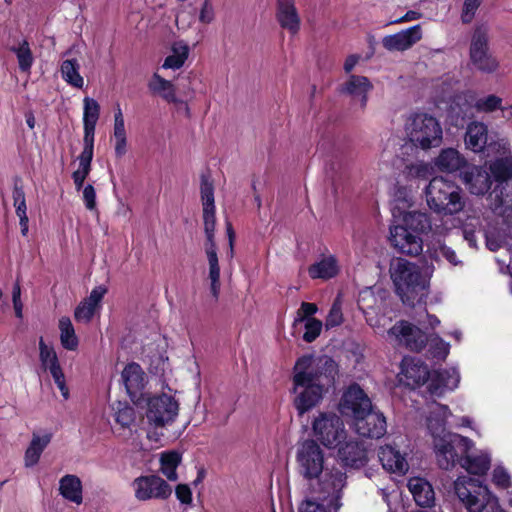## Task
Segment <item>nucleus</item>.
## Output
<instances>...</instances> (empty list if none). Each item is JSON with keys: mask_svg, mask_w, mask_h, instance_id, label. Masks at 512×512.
<instances>
[{"mask_svg": "<svg viewBox=\"0 0 512 512\" xmlns=\"http://www.w3.org/2000/svg\"><path fill=\"white\" fill-rule=\"evenodd\" d=\"M491 171L494 180L498 183L491 192L489 198L491 209L494 213L503 217H512V182L507 180L512 177V162H493Z\"/></svg>", "mask_w": 512, "mask_h": 512, "instance_id": "nucleus-6", "label": "nucleus"}, {"mask_svg": "<svg viewBox=\"0 0 512 512\" xmlns=\"http://www.w3.org/2000/svg\"><path fill=\"white\" fill-rule=\"evenodd\" d=\"M442 141V128L436 118L424 114L418 124V143L422 149L437 147Z\"/></svg>", "mask_w": 512, "mask_h": 512, "instance_id": "nucleus-22", "label": "nucleus"}, {"mask_svg": "<svg viewBox=\"0 0 512 512\" xmlns=\"http://www.w3.org/2000/svg\"><path fill=\"white\" fill-rule=\"evenodd\" d=\"M323 323L317 318H308L305 321V331L303 334V340L307 343L315 341L322 330Z\"/></svg>", "mask_w": 512, "mask_h": 512, "instance_id": "nucleus-51", "label": "nucleus"}, {"mask_svg": "<svg viewBox=\"0 0 512 512\" xmlns=\"http://www.w3.org/2000/svg\"><path fill=\"white\" fill-rule=\"evenodd\" d=\"M425 195L429 208L436 212L452 215L464 208L459 188L443 177H434L429 182Z\"/></svg>", "mask_w": 512, "mask_h": 512, "instance_id": "nucleus-4", "label": "nucleus"}, {"mask_svg": "<svg viewBox=\"0 0 512 512\" xmlns=\"http://www.w3.org/2000/svg\"><path fill=\"white\" fill-rule=\"evenodd\" d=\"M11 51L14 52L18 59L19 69L27 72L33 65V54L27 40H23L18 47H12Z\"/></svg>", "mask_w": 512, "mask_h": 512, "instance_id": "nucleus-43", "label": "nucleus"}, {"mask_svg": "<svg viewBox=\"0 0 512 512\" xmlns=\"http://www.w3.org/2000/svg\"><path fill=\"white\" fill-rule=\"evenodd\" d=\"M126 136L125 121L120 105L114 113V137Z\"/></svg>", "mask_w": 512, "mask_h": 512, "instance_id": "nucleus-58", "label": "nucleus"}, {"mask_svg": "<svg viewBox=\"0 0 512 512\" xmlns=\"http://www.w3.org/2000/svg\"><path fill=\"white\" fill-rule=\"evenodd\" d=\"M371 408L373 407L370 398L357 383H353L347 388L339 403L341 414L351 417L353 420Z\"/></svg>", "mask_w": 512, "mask_h": 512, "instance_id": "nucleus-18", "label": "nucleus"}, {"mask_svg": "<svg viewBox=\"0 0 512 512\" xmlns=\"http://www.w3.org/2000/svg\"><path fill=\"white\" fill-rule=\"evenodd\" d=\"M214 19V10L209 0H205L199 14V21L209 24Z\"/></svg>", "mask_w": 512, "mask_h": 512, "instance_id": "nucleus-62", "label": "nucleus"}, {"mask_svg": "<svg viewBox=\"0 0 512 512\" xmlns=\"http://www.w3.org/2000/svg\"><path fill=\"white\" fill-rule=\"evenodd\" d=\"M83 201L85 204V207L93 211L96 209L97 203H96V191L92 184H87L83 188Z\"/></svg>", "mask_w": 512, "mask_h": 512, "instance_id": "nucleus-57", "label": "nucleus"}, {"mask_svg": "<svg viewBox=\"0 0 512 512\" xmlns=\"http://www.w3.org/2000/svg\"><path fill=\"white\" fill-rule=\"evenodd\" d=\"M181 462V454L177 451L164 452L160 458V470L170 481L178 479L177 467Z\"/></svg>", "mask_w": 512, "mask_h": 512, "instance_id": "nucleus-41", "label": "nucleus"}, {"mask_svg": "<svg viewBox=\"0 0 512 512\" xmlns=\"http://www.w3.org/2000/svg\"><path fill=\"white\" fill-rule=\"evenodd\" d=\"M378 458L382 467L391 473L405 474L408 471V463L405 457L396 448L385 445L378 450Z\"/></svg>", "mask_w": 512, "mask_h": 512, "instance_id": "nucleus-26", "label": "nucleus"}, {"mask_svg": "<svg viewBox=\"0 0 512 512\" xmlns=\"http://www.w3.org/2000/svg\"><path fill=\"white\" fill-rule=\"evenodd\" d=\"M373 89L370 80L365 76L350 75L348 80L338 88L340 94L360 97V106L364 110L368 102V93Z\"/></svg>", "mask_w": 512, "mask_h": 512, "instance_id": "nucleus-25", "label": "nucleus"}, {"mask_svg": "<svg viewBox=\"0 0 512 512\" xmlns=\"http://www.w3.org/2000/svg\"><path fill=\"white\" fill-rule=\"evenodd\" d=\"M107 293V288L103 285L96 286L92 289L90 292V295L88 298L84 299L85 301H88L91 305L99 306L100 302L102 301L103 297Z\"/></svg>", "mask_w": 512, "mask_h": 512, "instance_id": "nucleus-60", "label": "nucleus"}, {"mask_svg": "<svg viewBox=\"0 0 512 512\" xmlns=\"http://www.w3.org/2000/svg\"><path fill=\"white\" fill-rule=\"evenodd\" d=\"M488 141V127L483 122L472 121L467 125L464 143L467 149L479 153L484 151Z\"/></svg>", "mask_w": 512, "mask_h": 512, "instance_id": "nucleus-27", "label": "nucleus"}, {"mask_svg": "<svg viewBox=\"0 0 512 512\" xmlns=\"http://www.w3.org/2000/svg\"><path fill=\"white\" fill-rule=\"evenodd\" d=\"M455 493L468 512H505L487 486L471 477H459L454 483Z\"/></svg>", "mask_w": 512, "mask_h": 512, "instance_id": "nucleus-3", "label": "nucleus"}, {"mask_svg": "<svg viewBox=\"0 0 512 512\" xmlns=\"http://www.w3.org/2000/svg\"><path fill=\"white\" fill-rule=\"evenodd\" d=\"M12 197L16 215L27 213L23 180L18 175L13 177Z\"/></svg>", "mask_w": 512, "mask_h": 512, "instance_id": "nucleus-44", "label": "nucleus"}, {"mask_svg": "<svg viewBox=\"0 0 512 512\" xmlns=\"http://www.w3.org/2000/svg\"><path fill=\"white\" fill-rule=\"evenodd\" d=\"M178 410L179 404L175 398L163 393L148 399L146 418L154 428H162L175 420Z\"/></svg>", "mask_w": 512, "mask_h": 512, "instance_id": "nucleus-15", "label": "nucleus"}, {"mask_svg": "<svg viewBox=\"0 0 512 512\" xmlns=\"http://www.w3.org/2000/svg\"><path fill=\"white\" fill-rule=\"evenodd\" d=\"M459 372L455 368L429 369L427 365H418V386L424 387L421 393L431 397H441L458 387Z\"/></svg>", "mask_w": 512, "mask_h": 512, "instance_id": "nucleus-7", "label": "nucleus"}, {"mask_svg": "<svg viewBox=\"0 0 512 512\" xmlns=\"http://www.w3.org/2000/svg\"><path fill=\"white\" fill-rule=\"evenodd\" d=\"M346 474L340 469H326L317 479L316 486H311L312 498L327 503L338 512L341 507L342 489L346 484Z\"/></svg>", "mask_w": 512, "mask_h": 512, "instance_id": "nucleus-8", "label": "nucleus"}, {"mask_svg": "<svg viewBox=\"0 0 512 512\" xmlns=\"http://www.w3.org/2000/svg\"><path fill=\"white\" fill-rule=\"evenodd\" d=\"M122 380L129 397L134 400L145 387V373L138 363L132 362L122 371Z\"/></svg>", "mask_w": 512, "mask_h": 512, "instance_id": "nucleus-24", "label": "nucleus"}, {"mask_svg": "<svg viewBox=\"0 0 512 512\" xmlns=\"http://www.w3.org/2000/svg\"><path fill=\"white\" fill-rule=\"evenodd\" d=\"M432 229L430 218L425 213L418 212V233H426Z\"/></svg>", "mask_w": 512, "mask_h": 512, "instance_id": "nucleus-64", "label": "nucleus"}, {"mask_svg": "<svg viewBox=\"0 0 512 512\" xmlns=\"http://www.w3.org/2000/svg\"><path fill=\"white\" fill-rule=\"evenodd\" d=\"M405 137L400 139L396 160H409L416 152V112L409 114L405 123Z\"/></svg>", "mask_w": 512, "mask_h": 512, "instance_id": "nucleus-28", "label": "nucleus"}, {"mask_svg": "<svg viewBox=\"0 0 512 512\" xmlns=\"http://www.w3.org/2000/svg\"><path fill=\"white\" fill-rule=\"evenodd\" d=\"M214 191V179L211 171L206 169L200 174V198L203 208V224L206 235V245L215 243L216 207Z\"/></svg>", "mask_w": 512, "mask_h": 512, "instance_id": "nucleus-12", "label": "nucleus"}, {"mask_svg": "<svg viewBox=\"0 0 512 512\" xmlns=\"http://www.w3.org/2000/svg\"><path fill=\"white\" fill-rule=\"evenodd\" d=\"M206 255L208 258L209 264V279L211 281L210 290L211 294L215 300H218L220 294V267L217 255V247L216 243H212L211 245H206L205 247Z\"/></svg>", "mask_w": 512, "mask_h": 512, "instance_id": "nucleus-32", "label": "nucleus"}, {"mask_svg": "<svg viewBox=\"0 0 512 512\" xmlns=\"http://www.w3.org/2000/svg\"><path fill=\"white\" fill-rule=\"evenodd\" d=\"M83 104L84 148L77 160H92L95 128L100 116V105L90 97H85Z\"/></svg>", "mask_w": 512, "mask_h": 512, "instance_id": "nucleus-17", "label": "nucleus"}, {"mask_svg": "<svg viewBox=\"0 0 512 512\" xmlns=\"http://www.w3.org/2000/svg\"><path fill=\"white\" fill-rule=\"evenodd\" d=\"M114 419L122 428H129L135 421V409L127 402L117 401L112 405Z\"/></svg>", "mask_w": 512, "mask_h": 512, "instance_id": "nucleus-42", "label": "nucleus"}, {"mask_svg": "<svg viewBox=\"0 0 512 512\" xmlns=\"http://www.w3.org/2000/svg\"><path fill=\"white\" fill-rule=\"evenodd\" d=\"M493 483L502 489H506L511 485V478L509 473L503 467H496L492 474Z\"/></svg>", "mask_w": 512, "mask_h": 512, "instance_id": "nucleus-55", "label": "nucleus"}, {"mask_svg": "<svg viewBox=\"0 0 512 512\" xmlns=\"http://www.w3.org/2000/svg\"><path fill=\"white\" fill-rule=\"evenodd\" d=\"M172 54L167 56L162 64L164 69H180L189 56V46L182 41L173 43Z\"/></svg>", "mask_w": 512, "mask_h": 512, "instance_id": "nucleus-38", "label": "nucleus"}, {"mask_svg": "<svg viewBox=\"0 0 512 512\" xmlns=\"http://www.w3.org/2000/svg\"><path fill=\"white\" fill-rule=\"evenodd\" d=\"M296 459L300 475L307 480L319 478L324 471V452L315 440H305Z\"/></svg>", "mask_w": 512, "mask_h": 512, "instance_id": "nucleus-14", "label": "nucleus"}, {"mask_svg": "<svg viewBox=\"0 0 512 512\" xmlns=\"http://www.w3.org/2000/svg\"><path fill=\"white\" fill-rule=\"evenodd\" d=\"M416 42V25L407 30L385 36L382 39L383 47L388 51H405Z\"/></svg>", "mask_w": 512, "mask_h": 512, "instance_id": "nucleus-29", "label": "nucleus"}, {"mask_svg": "<svg viewBox=\"0 0 512 512\" xmlns=\"http://www.w3.org/2000/svg\"><path fill=\"white\" fill-rule=\"evenodd\" d=\"M344 321L342 312V302L340 297H336L333 301L328 315L325 319V327L327 330L340 326Z\"/></svg>", "mask_w": 512, "mask_h": 512, "instance_id": "nucleus-48", "label": "nucleus"}, {"mask_svg": "<svg viewBox=\"0 0 512 512\" xmlns=\"http://www.w3.org/2000/svg\"><path fill=\"white\" fill-rule=\"evenodd\" d=\"M339 376V364L330 356L322 355L313 360L312 356L297 359L292 376V390L295 394L293 406L303 416L335 390Z\"/></svg>", "mask_w": 512, "mask_h": 512, "instance_id": "nucleus-1", "label": "nucleus"}, {"mask_svg": "<svg viewBox=\"0 0 512 512\" xmlns=\"http://www.w3.org/2000/svg\"><path fill=\"white\" fill-rule=\"evenodd\" d=\"M422 269V275H418V291H426L429 287V280L432 276L434 267L432 264H428L427 260L424 256H420V253L418 252V269ZM426 295L425 293H418L419 299L418 302H420L423 298V296Z\"/></svg>", "mask_w": 512, "mask_h": 512, "instance_id": "nucleus-46", "label": "nucleus"}, {"mask_svg": "<svg viewBox=\"0 0 512 512\" xmlns=\"http://www.w3.org/2000/svg\"><path fill=\"white\" fill-rule=\"evenodd\" d=\"M469 60L482 73H493L499 67V62L489 50V27L485 24L476 26L472 33Z\"/></svg>", "mask_w": 512, "mask_h": 512, "instance_id": "nucleus-10", "label": "nucleus"}, {"mask_svg": "<svg viewBox=\"0 0 512 512\" xmlns=\"http://www.w3.org/2000/svg\"><path fill=\"white\" fill-rule=\"evenodd\" d=\"M96 307L91 305L88 301H81L74 311V318L78 322L88 323L92 320L95 314Z\"/></svg>", "mask_w": 512, "mask_h": 512, "instance_id": "nucleus-52", "label": "nucleus"}, {"mask_svg": "<svg viewBox=\"0 0 512 512\" xmlns=\"http://www.w3.org/2000/svg\"><path fill=\"white\" fill-rule=\"evenodd\" d=\"M391 278L395 292L408 307L416 306V263L397 258L392 264Z\"/></svg>", "mask_w": 512, "mask_h": 512, "instance_id": "nucleus-9", "label": "nucleus"}, {"mask_svg": "<svg viewBox=\"0 0 512 512\" xmlns=\"http://www.w3.org/2000/svg\"><path fill=\"white\" fill-rule=\"evenodd\" d=\"M276 19L282 29L296 35L300 30L301 19L295 0H276Z\"/></svg>", "mask_w": 512, "mask_h": 512, "instance_id": "nucleus-23", "label": "nucleus"}, {"mask_svg": "<svg viewBox=\"0 0 512 512\" xmlns=\"http://www.w3.org/2000/svg\"><path fill=\"white\" fill-rule=\"evenodd\" d=\"M353 426L357 434L365 438L379 439L386 434V418L381 412L371 408L353 420Z\"/></svg>", "mask_w": 512, "mask_h": 512, "instance_id": "nucleus-20", "label": "nucleus"}, {"mask_svg": "<svg viewBox=\"0 0 512 512\" xmlns=\"http://www.w3.org/2000/svg\"><path fill=\"white\" fill-rule=\"evenodd\" d=\"M318 311V307L315 303L310 302H302L300 308L298 310L299 318L297 320L303 321L308 318H313L312 316Z\"/></svg>", "mask_w": 512, "mask_h": 512, "instance_id": "nucleus-59", "label": "nucleus"}, {"mask_svg": "<svg viewBox=\"0 0 512 512\" xmlns=\"http://www.w3.org/2000/svg\"><path fill=\"white\" fill-rule=\"evenodd\" d=\"M132 486L139 501L166 500L172 494L171 486L158 475H141L133 480Z\"/></svg>", "mask_w": 512, "mask_h": 512, "instance_id": "nucleus-16", "label": "nucleus"}, {"mask_svg": "<svg viewBox=\"0 0 512 512\" xmlns=\"http://www.w3.org/2000/svg\"><path fill=\"white\" fill-rule=\"evenodd\" d=\"M59 492L64 499L77 505L83 501L82 482L76 475H64L59 481Z\"/></svg>", "mask_w": 512, "mask_h": 512, "instance_id": "nucleus-30", "label": "nucleus"}, {"mask_svg": "<svg viewBox=\"0 0 512 512\" xmlns=\"http://www.w3.org/2000/svg\"><path fill=\"white\" fill-rule=\"evenodd\" d=\"M39 358L41 365L45 370H49L50 367L54 364H59L58 356L54 348L48 347L45 344L43 337H40L39 340Z\"/></svg>", "mask_w": 512, "mask_h": 512, "instance_id": "nucleus-50", "label": "nucleus"}, {"mask_svg": "<svg viewBox=\"0 0 512 512\" xmlns=\"http://www.w3.org/2000/svg\"><path fill=\"white\" fill-rule=\"evenodd\" d=\"M316 439L327 448H335L346 438L341 417L332 412H322L312 423Z\"/></svg>", "mask_w": 512, "mask_h": 512, "instance_id": "nucleus-11", "label": "nucleus"}, {"mask_svg": "<svg viewBox=\"0 0 512 512\" xmlns=\"http://www.w3.org/2000/svg\"><path fill=\"white\" fill-rule=\"evenodd\" d=\"M397 386L408 391L416 389V358L403 357L400 364V372L397 374Z\"/></svg>", "mask_w": 512, "mask_h": 512, "instance_id": "nucleus-33", "label": "nucleus"}, {"mask_svg": "<svg viewBox=\"0 0 512 512\" xmlns=\"http://www.w3.org/2000/svg\"><path fill=\"white\" fill-rule=\"evenodd\" d=\"M339 273L337 258L334 255L323 257L308 267L311 279L329 280Z\"/></svg>", "mask_w": 512, "mask_h": 512, "instance_id": "nucleus-31", "label": "nucleus"}, {"mask_svg": "<svg viewBox=\"0 0 512 512\" xmlns=\"http://www.w3.org/2000/svg\"><path fill=\"white\" fill-rule=\"evenodd\" d=\"M435 503V492L432 485L425 479L418 477V506L422 508H433Z\"/></svg>", "mask_w": 512, "mask_h": 512, "instance_id": "nucleus-45", "label": "nucleus"}, {"mask_svg": "<svg viewBox=\"0 0 512 512\" xmlns=\"http://www.w3.org/2000/svg\"><path fill=\"white\" fill-rule=\"evenodd\" d=\"M482 0H465L462 11V21L464 23H469L472 21L476 10L478 9Z\"/></svg>", "mask_w": 512, "mask_h": 512, "instance_id": "nucleus-56", "label": "nucleus"}, {"mask_svg": "<svg viewBox=\"0 0 512 512\" xmlns=\"http://www.w3.org/2000/svg\"><path fill=\"white\" fill-rule=\"evenodd\" d=\"M491 458L487 453L480 452L472 455L470 452L463 454L460 465L470 474L484 475L490 468Z\"/></svg>", "mask_w": 512, "mask_h": 512, "instance_id": "nucleus-34", "label": "nucleus"}, {"mask_svg": "<svg viewBox=\"0 0 512 512\" xmlns=\"http://www.w3.org/2000/svg\"><path fill=\"white\" fill-rule=\"evenodd\" d=\"M378 295L381 299H385L389 292L381 287L373 286L368 287L359 293L358 304L364 305L366 308H372L375 304L374 296Z\"/></svg>", "mask_w": 512, "mask_h": 512, "instance_id": "nucleus-47", "label": "nucleus"}, {"mask_svg": "<svg viewBox=\"0 0 512 512\" xmlns=\"http://www.w3.org/2000/svg\"><path fill=\"white\" fill-rule=\"evenodd\" d=\"M49 372L54 379L55 384L59 388L63 398L67 400L69 398V389L66 385L65 381V375L63 373V370L60 366V363L57 365H52L49 369Z\"/></svg>", "mask_w": 512, "mask_h": 512, "instance_id": "nucleus-53", "label": "nucleus"}, {"mask_svg": "<svg viewBox=\"0 0 512 512\" xmlns=\"http://www.w3.org/2000/svg\"><path fill=\"white\" fill-rule=\"evenodd\" d=\"M435 409L437 412V418L435 419L438 426H443L446 419L450 416L451 412L447 405L435 403Z\"/></svg>", "mask_w": 512, "mask_h": 512, "instance_id": "nucleus-63", "label": "nucleus"}, {"mask_svg": "<svg viewBox=\"0 0 512 512\" xmlns=\"http://www.w3.org/2000/svg\"><path fill=\"white\" fill-rule=\"evenodd\" d=\"M388 335L395 338L398 342H404L406 347L410 350L416 349V335L414 333V326L406 321H397L389 330Z\"/></svg>", "mask_w": 512, "mask_h": 512, "instance_id": "nucleus-36", "label": "nucleus"}, {"mask_svg": "<svg viewBox=\"0 0 512 512\" xmlns=\"http://www.w3.org/2000/svg\"><path fill=\"white\" fill-rule=\"evenodd\" d=\"M489 151L497 155L495 160H510L509 159V143L505 139L493 141L488 145Z\"/></svg>", "mask_w": 512, "mask_h": 512, "instance_id": "nucleus-54", "label": "nucleus"}, {"mask_svg": "<svg viewBox=\"0 0 512 512\" xmlns=\"http://www.w3.org/2000/svg\"><path fill=\"white\" fill-rule=\"evenodd\" d=\"M338 446V457L344 466L359 469L368 463L367 449L362 442L349 440Z\"/></svg>", "mask_w": 512, "mask_h": 512, "instance_id": "nucleus-21", "label": "nucleus"}, {"mask_svg": "<svg viewBox=\"0 0 512 512\" xmlns=\"http://www.w3.org/2000/svg\"><path fill=\"white\" fill-rule=\"evenodd\" d=\"M433 445L439 467L450 470L462 461L463 454L471 451L474 443L468 437L443 431L442 435L434 436Z\"/></svg>", "mask_w": 512, "mask_h": 512, "instance_id": "nucleus-5", "label": "nucleus"}, {"mask_svg": "<svg viewBox=\"0 0 512 512\" xmlns=\"http://www.w3.org/2000/svg\"><path fill=\"white\" fill-rule=\"evenodd\" d=\"M51 438L52 435L50 433L45 434L41 437L33 433L32 440L25 451L24 460L26 467H32L39 462L41 454L50 443Z\"/></svg>", "mask_w": 512, "mask_h": 512, "instance_id": "nucleus-35", "label": "nucleus"}, {"mask_svg": "<svg viewBox=\"0 0 512 512\" xmlns=\"http://www.w3.org/2000/svg\"><path fill=\"white\" fill-rule=\"evenodd\" d=\"M464 165L461 167V176L468 187L469 191L475 195H484L490 188L494 175L491 171L490 166H487L485 162L482 166L467 165V162H463Z\"/></svg>", "mask_w": 512, "mask_h": 512, "instance_id": "nucleus-19", "label": "nucleus"}, {"mask_svg": "<svg viewBox=\"0 0 512 512\" xmlns=\"http://www.w3.org/2000/svg\"><path fill=\"white\" fill-rule=\"evenodd\" d=\"M175 494L182 504H190L192 502V491L187 484H178Z\"/></svg>", "mask_w": 512, "mask_h": 512, "instance_id": "nucleus-61", "label": "nucleus"}, {"mask_svg": "<svg viewBox=\"0 0 512 512\" xmlns=\"http://www.w3.org/2000/svg\"><path fill=\"white\" fill-rule=\"evenodd\" d=\"M148 89L153 94L160 95L168 103H175L177 101L174 84L154 73L148 82Z\"/></svg>", "mask_w": 512, "mask_h": 512, "instance_id": "nucleus-37", "label": "nucleus"}, {"mask_svg": "<svg viewBox=\"0 0 512 512\" xmlns=\"http://www.w3.org/2000/svg\"><path fill=\"white\" fill-rule=\"evenodd\" d=\"M80 65L77 59H66L61 64L62 78L75 88H82L84 84L83 77L79 73Z\"/></svg>", "mask_w": 512, "mask_h": 512, "instance_id": "nucleus-39", "label": "nucleus"}, {"mask_svg": "<svg viewBox=\"0 0 512 512\" xmlns=\"http://www.w3.org/2000/svg\"><path fill=\"white\" fill-rule=\"evenodd\" d=\"M60 341L63 348L74 351L77 349L79 341L75 334V329L69 317L63 316L59 319Z\"/></svg>", "mask_w": 512, "mask_h": 512, "instance_id": "nucleus-40", "label": "nucleus"}, {"mask_svg": "<svg viewBox=\"0 0 512 512\" xmlns=\"http://www.w3.org/2000/svg\"><path fill=\"white\" fill-rule=\"evenodd\" d=\"M439 323L438 318L429 314L426 309L423 312L418 311V347L424 344L429 347L431 358L444 360L449 353V345L436 334L428 331L434 329Z\"/></svg>", "mask_w": 512, "mask_h": 512, "instance_id": "nucleus-13", "label": "nucleus"}, {"mask_svg": "<svg viewBox=\"0 0 512 512\" xmlns=\"http://www.w3.org/2000/svg\"><path fill=\"white\" fill-rule=\"evenodd\" d=\"M503 100L496 95H488L485 97L478 98L475 101L474 108L480 113H492L501 108Z\"/></svg>", "mask_w": 512, "mask_h": 512, "instance_id": "nucleus-49", "label": "nucleus"}, {"mask_svg": "<svg viewBox=\"0 0 512 512\" xmlns=\"http://www.w3.org/2000/svg\"><path fill=\"white\" fill-rule=\"evenodd\" d=\"M411 189L397 185L391 203L394 224L390 226L389 242L400 254L416 256V210Z\"/></svg>", "mask_w": 512, "mask_h": 512, "instance_id": "nucleus-2", "label": "nucleus"}]
</instances>
